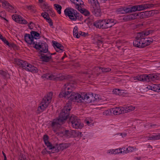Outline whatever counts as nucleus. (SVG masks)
I'll return each mask as SVG.
<instances>
[{
    "label": "nucleus",
    "instance_id": "obj_1",
    "mask_svg": "<svg viewBox=\"0 0 160 160\" xmlns=\"http://www.w3.org/2000/svg\"><path fill=\"white\" fill-rule=\"evenodd\" d=\"M74 85L72 83H67L65 84L62 87V91L59 94L60 98L64 97L68 99V102H75L81 103L85 101L88 103L92 102L93 98L92 94H85L81 96L77 93L72 92L74 88Z\"/></svg>",
    "mask_w": 160,
    "mask_h": 160
},
{
    "label": "nucleus",
    "instance_id": "obj_2",
    "mask_svg": "<svg viewBox=\"0 0 160 160\" xmlns=\"http://www.w3.org/2000/svg\"><path fill=\"white\" fill-rule=\"evenodd\" d=\"M152 32V31L147 30L139 32L138 34L136 39L133 42V45L136 47L143 48L149 45L153 41L151 38H145L144 37Z\"/></svg>",
    "mask_w": 160,
    "mask_h": 160
},
{
    "label": "nucleus",
    "instance_id": "obj_3",
    "mask_svg": "<svg viewBox=\"0 0 160 160\" xmlns=\"http://www.w3.org/2000/svg\"><path fill=\"white\" fill-rule=\"evenodd\" d=\"M71 109V105L67 104L60 112L58 118L54 119L52 122L51 127L54 132L57 131L60 125L67 119Z\"/></svg>",
    "mask_w": 160,
    "mask_h": 160
},
{
    "label": "nucleus",
    "instance_id": "obj_4",
    "mask_svg": "<svg viewBox=\"0 0 160 160\" xmlns=\"http://www.w3.org/2000/svg\"><path fill=\"white\" fill-rule=\"evenodd\" d=\"M116 21L112 19L99 20L93 23V25L99 28H108L113 26Z\"/></svg>",
    "mask_w": 160,
    "mask_h": 160
},
{
    "label": "nucleus",
    "instance_id": "obj_5",
    "mask_svg": "<svg viewBox=\"0 0 160 160\" xmlns=\"http://www.w3.org/2000/svg\"><path fill=\"white\" fill-rule=\"evenodd\" d=\"M52 96V93L50 92L44 97L38 108L39 112H43L48 107L51 102Z\"/></svg>",
    "mask_w": 160,
    "mask_h": 160
},
{
    "label": "nucleus",
    "instance_id": "obj_6",
    "mask_svg": "<svg viewBox=\"0 0 160 160\" xmlns=\"http://www.w3.org/2000/svg\"><path fill=\"white\" fill-rule=\"evenodd\" d=\"M69 123L72 127L76 129H81L83 127V124L81 122L80 120L75 116H72L70 118Z\"/></svg>",
    "mask_w": 160,
    "mask_h": 160
},
{
    "label": "nucleus",
    "instance_id": "obj_7",
    "mask_svg": "<svg viewBox=\"0 0 160 160\" xmlns=\"http://www.w3.org/2000/svg\"><path fill=\"white\" fill-rule=\"evenodd\" d=\"M70 146L68 143H61L59 144H57L53 146L50 151H47L49 153H54L57 152L61 151H62Z\"/></svg>",
    "mask_w": 160,
    "mask_h": 160
},
{
    "label": "nucleus",
    "instance_id": "obj_8",
    "mask_svg": "<svg viewBox=\"0 0 160 160\" xmlns=\"http://www.w3.org/2000/svg\"><path fill=\"white\" fill-rule=\"evenodd\" d=\"M64 12L66 16H68L71 20L75 21L77 20L78 16L77 11L73 9L67 8L64 10Z\"/></svg>",
    "mask_w": 160,
    "mask_h": 160
},
{
    "label": "nucleus",
    "instance_id": "obj_9",
    "mask_svg": "<svg viewBox=\"0 0 160 160\" xmlns=\"http://www.w3.org/2000/svg\"><path fill=\"white\" fill-rule=\"evenodd\" d=\"M33 47L43 53L47 52L48 51V47L47 44L45 42L37 41Z\"/></svg>",
    "mask_w": 160,
    "mask_h": 160
},
{
    "label": "nucleus",
    "instance_id": "obj_10",
    "mask_svg": "<svg viewBox=\"0 0 160 160\" xmlns=\"http://www.w3.org/2000/svg\"><path fill=\"white\" fill-rule=\"evenodd\" d=\"M91 9L92 13L96 16L98 17L101 16L102 12L99 3H97L96 5L91 6Z\"/></svg>",
    "mask_w": 160,
    "mask_h": 160
},
{
    "label": "nucleus",
    "instance_id": "obj_11",
    "mask_svg": "<svg viewBox=\"0 0 160 160\" xmlns=\"http://www.w3.org/2000/svg\"><path fill=\"white\" fill-rule=\"evenodd\" d=\"M24 39L27 43L32 45L33 46H34L36 43H37V41H39V40L34 41L31 34H26L24 35Z\"/></svg>",
    "mask_w": 160,
    "mask_h": 160
},
{
    "label": "nucleus",
    "instance_id": "obj_12",
    "mask_svg": "<svg viewBox=\"0 0 160 160\" xmlns=\"http://www.w3.org/2000/svg\"><path fill=\"white\" fill-rule=\"evenodd\" d=\"M12 18L15 22L22 24H27L28 22L20 16L17 14H13L12 16Z\"/></svg>",
    "mask_w": 160,
    "mask_h": 160
},
{
    "label": "nucleus",
    "instance_id": "obj_13",
    "mask_svg": "<svg viewBox=\"0 0 160 160\" xmlns=\"http://www.w3.org/2000/svg\"><path fill=\"white\" fill-rule=\"evenodd\" d=\"M40 58L43 62H48L52 60L51 53L48 52L41 54Z\"/></svg>",
    "mask_w": 160,
    "mask_h": 160
},
{
    "label": "nucleus",
    "instance_id": "obj_14",
    "mask_svg": "<svg viewBox=\"0 0 160 160\" xmlns=\"http://www.w3.org/2000/svg\"><path fill=\"white\" fill-rule=\"evenodd\" d=\"M147 74H143L139 75L138 74L136 76L132 77L131 79L132 81L134 80H138L139 81L146 82Z\"/></svg>",
    "mask_w": 160,
    "mask_h": 160
},
{
    "label": "nucleus",
    "instance_id": "obj_15",
    "mask_svg": "<svg viewBox=\"0 0 160 160\" xmlns=\"http://www.w3.org/2000/svg\"><path fill=\"white\" fill-rule=\"evenodd\" d=\"M25 68V70L32 73H37L38 71V69L37 68L28 62H27V64Z\"/></svg>",
    "mask_w": 160,
    "mask_h": 160
},
{
    "label": "nucleus",
    "instance_id": "obj_16",
    "mask_svg": "<svg viewBox=\"0 0 160 160\" xmlns=\"http://www.w3.org/2000/svg\"><path fill=\"white\" fill-rule=\"evenodd\" d=\"M53 46L57 52H62L64 50L63 47L60 44L55 41H53Z\"/></svg>",
    "mask_w": 160,
    "mask_h": 160
},
{
    "label": "nucleus",
    "instance_id": "obj_17",
    "mask_svg": "<svg viewBox=\"0 0 160 160\" xmlns=\"http://www.w3.org/2000/svg\"><path fill=\"white\" fill-rule=\"evenodd\" d=\"M14 62L15 64L24 69H25L26 65L27 64V62L18 58L15 59Z\"/></svg>",
    "mask_w": 160,
    "mask_h": 160
},
{
    "label": "nucleus",
    "instance_id": "obj_18",
    "mask_svg": "<svg viewBox=\"0 0 160 160\" xmlns=\"http://www.w3.org/2000/svg\"><path fill=\"white\" fill-rule=\"evenodd\" d=\"M154 5L152 4H145L137 5L138 11H142L147 8H153Z\"/></svg>",
    "mask_w": 160,
    "mask_h": 160
},
{
    "label": "nucleus",
    "instance_id": "obj_19",
    "mask_svg": "<svg viewBox=\"0 0 160 160\" xmlns=\"http://www.w3.org/2000/svg\"><path fill=\"white\" fill-rule=\"evenodd\" d=\"M159 74H149L148 75H147V82H150L151 81H155L156 80L159 79Z\"/></svg>",
    "mask_w": 160,
    "mask_h": 160
},
{
    "label": "nucleus",
    "instance_id": "obj_20",
    "mask_svg": "<svg viewBox=\"0 0 160 160\" xmlns=\"http://www.w3.org/2000/svg\"><path fill=\"white\" fill-rule=\"evenodd\" d=\"M111 113H112L115 115L123 114V108L120 107L112 108L111 110Z\"/></svg>",
    "mask_w": 160,
    "mask_h": 160
},
{
    "label": "nucleus",
    "instance_id": "obj_21",
    "mask_svg": "<svg viewBox=\"0 0 160 160\" xmlns=\"http://www.w3.org/2000/svg\"><path fill=\"white\" fill-rule=\"evenodd\" d=\"M152 12L151 11H146L145 12H141L139 14H136L138 15L137 16V18L139 17L141 18H144L150 17L152 15Z\"/></svg>",
    "mask_w": 160,
    "mask_h": 160
},
{
    "label": "nucleus",
    "instance_id": "obj_22",
    "mask_svg": "<svg viewBox=\"0 0 160 160\" xmlns=\"http://www.w3.org/2000/svg\"><path fill=\"white\" fill-rule=\"evenodd\" d=\"M138 15L136 14V13L131 14L128 15L124 16L123 18V20L125 22H127L129 21H131L137 18V16Z\"/></svg>",
    "mask_w": 160,
    "mask_h": 160
},
{
    "label": "nucleus",
    "instance_id": "obj_23",
    "mask_svg": "<svg viewBox=\"0 0 160 160\" xmlns=\"http://www.w3.org/2000/svg\"><path fill=\"white\" fill-rule=\"evenodd\" d=\"M148 139L149 140L155 141L160 139V133H154L153 135L148 136Z\"/></svg>",
    "mask_w": 160,
    "mask_h": 160
},
{
    "label": "nucleus",
    "instance_id": "obj_24",
    "mask_svg": "<svg viewBox=\"0 0 160 160\" xmlns=\"http://www.w3.org/2000/svg\"><path fill=\"white\" fill-rule=\"evenodd\" d=\"M43 139L45 143L47 146L49 150V151H50L53 145L48 142V136L47 135H44Z\"/></svg>",
    "mask_w": 160,
    "mask_h": 160
},
{
    "label": "nucleus",
    "instance_id": "obj_25",
    "mask_svg": "<svg viewBox=\"0 0 160 160\" xmlns=\"http://www.w3.org/2000/svg\"><path fill=\"white\" fill-rule=\"evenodd\" d=\"M103 72H110L111 71V69L109 68H102L99 67H95V68L93 70V72H95L96 70L99 71L100 70Z\"/></svg>",
    "mask_w": 160,
    "mask_h": 160
},
{
    "label": "nucleus",
    "instance_id": "obj_26",
    "mask_svg": "<svg viewBox=\"0 0 160 160\" xmlns=\"http://www.w3.org/2000/svg\"><path fill=\"white\" fill-rule=\"evenodd\" d=\"M122 107L123 108V113H127L132 111H133L135 109V107L131 106H127Z\"/></svg>",
    "mask_w": 160,
    "mask_h": 160
},
{
    "label": "nucleus",
    "instance_id": "obj_27",
    "mask_svg": "<svg viewBox=\"0 0 160 160\" xmlns=\"http://www.w3.org/2000/svg\"><path fill=\"white\" fill-rule=\"evenodd\" d=\"M71 2L76 5V7L79 10V6L83 4V2L82 0H70Z\"/></svg>",
    "mask_w": 160,
    "mask_h": 160
},
{
    "label": "nucleus",
    "instance_id": "obj_28",
    "mask_svg": "<svg viewBox=\"0 0 160 160\" xmlns=\"http://www.w3.org/2000/svg\"><path fill=\"white\" fill-rule=\"evenodd\" d=\"M72 131L73 130H66L63 131V134L65 137L68 138L73 137Z\"/></svg>",
    "mask_w": 160,
    "mask_h": 160
},
{
    "label": "nucleus",
    "instance_id": "obj_29",
    "mask_svg": "<svg viewBox=\"0 0 160 160\" xmlns=\"http://www.w3.org/2000/svg\"><path fill=\"white\" fill-rule=\"evenodd\" d=\"M30 34H31L34 41L37 40L39 39L40 37V34L37 32L32 31L30 32Z\"/></svg>",
    "mask_w": 160,
    "mask_h": 160
},
{
    "label": "nucleus",
    "instance_id": "obj_30",
    "mask_svg": "<svg viewBox=\"0 0 160 160\" xmlns=\"http://www.w3.org/2000/svg\"><path fill=\"white\" fill-rule=\"evenodd\" d=\"M116 12L118 14H124L128 13L127 7H122L118 8L116 10Z\"/></svg>",
    "mask_w": 160,
    "mask_h": 160
},
{
    "label": "nucleus",
    "instance_id": "obj_31",
    "mask_svg": "<svg viewBox=\"0 0 160 160\" xmlns=\"http://www.w3.org/2000/svg\"><path fill=\"white\" fill-rule=\"evenodd\" d=\"M73 35L74 37H76L77 38L80 37V34L79 31L78 32V27L77 26H75L73 29Z\"/></svg>",
    "mask_w": 160,
    "mask_h": 160
},
{
    "label": "nucleus",
    "instance_id": "obj_32",
    "mask_svg": "<svg viewBox=\"0 0 160 160\" xmlns=\"http://www.w3.org/2000/svg\"><path fill=\"white\" fill-rule=\"evenodd\" d=\"M46 11H47L46 14L48 15L49 16L50 15L52 17H53L55 15V12L53 10L52 8L51 7L46 10Z\"/></svg>",
    "mask_w": 160,
    "mask_h": 160
},
{
    "label": "nucleus",
    "instance_id": "obj_33",
    "mask_svg": "<svg viewBox=\"0 0 160 160\" xmlns=\"http://www.w3.org/2000/svg\"><path fill=\"white\" fill-rule=\"evenodd\" d=\"M0 2L2 3V7L6 9L9 5V3L5 0H0Z\"/></svg>",
    "mask_w": 160,
    "mask_h": 160
},
{
    "label": "nucleus",
    "instance_id": "obj_34",
    "mask_svg": "<svg viewBox=\"0 0 160 160\" xmlns=\"http://www.w3.org/2000/svg\"><path fill=\"white\" fill-rule=\"evenodd\" d=\"M73 137H81L82 132L78 131L73 130Z\"/></svg>",
    "mask_w": 160,
    "mask_h": 160
},
{
    "label": "nucleus",
    "instance_id": "obj_35",
    "mask_svg": "<svg viewBox=\"0 0 160 160\" xmlns=\"http://www.w3.org/2000/svg\"><path fill=\"white\" fill-rule=\"evenodd\" d=\"M54 6L55 9L57 10L58 12L60 14L61 13V10L62 7L61 6L57 4H55L54 5Z\"/></svg>",
    "mask_w": 160,
    "mask_h": 160
},
{
    "label": "nucleus",
    "instance_id": "obj_36",
    "mask_svg": "<svg viewBox=\"0 0 160 160\" xmlns=\"http://www.w3.org/2000/svg\"><path fill=\"white\" fill-rule=\"evenodd\" d=\"M0 75L5 78H7L9 77V74L6 71L0 70Z\"/></svg>",
    "mask_w": 160,
    "mask_h": 160
},
{
    "label": "nucleus",
    "instance_id": "obj_37",
    "mask_svg": "<svg viewBox=\"0 0 160 160\" xmlns=\"http://www.w3.org/2000/svg\"><path fill=\"white\" fill-rule=\"evenodd\" d=\"M127 9L128 13L131 12H135L138 11L137 8V5L134 6L130 8L127 7Z\"/></svg>",
    "mask_w": 160,
    "mask_h": 160
},
{
    "label": "nucleus",
    "instance_id": "obj_38",
    "mask_svg": "<svg viewBox=\"0 0 160 160\" xmlns=\"http://www.w3.org/2000/svg\"><path fill=\"white\" fill-rule=\"evenodd\" d=\"M8 12H15V10L14 8L12 6V5L9 4L7 8H6Z\"/></svg>",
    "mask_w": 160,
    "mask_h": 160
},
{
    "label": "nucleus",
    "instance_id": "obj_39",
    "mask_svg": "<svg viewBox=\"0 0 160 160\" xmlns=\"http://www.w3.org/2000/svg\"><path fill=\"white\" fill-rule=\"evenodd\" d=\"M81 12L85 16H88L90 15V12L87 10L84 9L81 10Z\"/></svg>",
    "mask_w": 160,
    "mask_h": 160
},
{
    "label": "nucleus",
    "instance_id": "obj_40",
    "mask_svg": "<svg viewBox=\"0 0 160 160\" xmlns=\"http://www.w3.org/2000/svg\"><path fill=\"white\" fill-rule=\"evenodd\" d=\"M2 40L5 44L8 46L9 47H11L13 46L12 44L10 43L5 38H3Z\"/></svg>",
    "mask_w": 160,
    "mask_h": 160
},
{
    "label": "nucleus",
    "instance_id": "obj_41",
    "mask_svg": "<svg viewBox=\"0 0 160 160\" xmlns=\"http://www.w3.org/2000/svg\"><path fill=\"white\" fill-rule=\"evenodd\" d=\"M42 4L41 5V7L43 9H45V10L50 7L46 2L42 3Z\"/></svg>",
    "mask_w": 160,
    "mask_h": 160
},
{
    "label": "nucleus",
    "instance_id": "obj_42",
    "mask_svg": "<svg viewBox=\"0 0 160 160\" xmlns=\"http://www.w3.org/2000/svg\"><path fill=\"white\" fill-rule=\"evenodd\" d=\"M88 1L92 6L95 5L97 3H98L97 0H88Z\"/></svg>",
    "mask_w": 160,
    "mask_h": 160
},
{
    "label": "nucleus",
    "instance_id": "obj_43",
    "mask_svg": "<svg viewBox=\"0 0 160 160\" xmlns=\"http://www.w3.org/2000/svg\"><path fill=\"white\" fill-rule=\"evenodd\" d=\"M48 22L50 26L52 28H53V23L52 21V20L49 17H48V18H47V20H46Z\"/></svg>",
    "mask_w": 160,
    "mask_h": 160
},
{
    "label": "nucleus",
    "instance_id": "obj_44",
    "mask_svg": "<svg viewBox=\"0 0 160 160\" xmlns=\"http://www.w3.org/2000/svg\"><path fill=\"white\" fill-rule=\"evenodd\" d=\"M153 86V91L158 92L159 91V88H160L159 86V84H154V85Z\"/></svg>",
    "mask_w": 160,
    "mask_h": 160
},
{
    "label": "nucleus",
    "instance_id": "obj_45",
    "mask_svg": "<svg viewBox=\"0 0 160 160\" xmlns=\"http://www.w3.org/2000/svg\"><path fill=\"white\" fill-rule=\"evenodd\" d=\"M18 160H27V159L23 154H21Z\"/></svg>",
    "mask_w": 160,
    "mask_h": 160
},
{
    "label": "nucleus",
    "instance_id": "obj_46",
    "mask_svg": "<svg viewBox=\"0 0 160 160\" xmlns=\"http://www.w3.org/2000/svg\"><path fill=\"white\" fill-rule=\"evenodd\" d=\"M41 15L46 20H47V18H48V17H49V16H48V15L46 14V12L42 13L41 14Z\"/></svg>",
    "mask_w": 160,
    "mask_h": 160
},
{
    "label": "nucleus",
    "instance_id": "obj_47",
    "mask_svg": "<svg viewBox=\"0 0 160 160\" xmlns=\"http://www.w3.org/2000/svg\"><path fill=\"white\" fill-rule=\"evenodd\" d=\"M120 90L119 89H116L113 90L112 92L114 94L119 95L120 93Z\"/></svg>",
    "mask_w": 160,
    "mask_h": 160
},
{
    "label": "nucleus",
    "instance_id": "obj_48",
    "mask_svg": "<svg viewBox=\"0 0 160 160\" xmlns=\"http://www.w3.org/2000/svg\"><path fill=\"white\" fill-rule=\"evenodd\" d=\"M111 113V110H105L103 112V114L105 115H108Z\"/></svg>",
    "mask_w": 160,
    "mask_h": 160
},
{
    "label": "nucleus",
    "instance_id": "obj_49",
    "mask_svg": "<svg viewBox=\"0 0 160 160\" xmlns=\"http://www.w3.org/2000/svg\"><path fill=\"white\" fill-rule=\"evenodd\" d=\"M50 74L48 73L44 74H43L42 76V78H45L48 79H49V77Z\"/></svg>",
    "mask_w": 160,
    "mask_h": 160
},
{
    "label": "nucleus",
    "instance_id": "obj_50",
    "mask_svg": "<svg viewBox=\"0 0 160 160\" xmlns=\"http://www.w3.org/2000/svg\"><path fill=\"white\" fill-rule=\"evenodd\" d=\"M28 9L31 10V11L33 12L35 11L36 10L34 7L32 5L28 6Z\"/></svg>",
    "mask_w": 160,
    "mask_h": 160
},
{
    "label": "nucleus",
    "instance_id": "obj_51",
    "mask_svg": "<svg viewBox=\"0 0 160 160\" xmlns=\"http://www.w3.org/2000/svg\"><path fill=\"white\" fill-rule=\"evenodd\" d=\"M49 76L50 77H49V79L50 80H54L56 78V76L52 74L50 75Z\"/></svg>",
    "mask_w": 160,
    "mask_h": 160
},
{
    "label": "nucleus",
    "instance_id": "obj_52",
    "mask_svg": "<svg viewBox=\"0 0 160 160\" xmlns=\"http://www.w3.org/2000/svg\"><path fill=\"white\" fill-rule=\"evenodd\" d=\"M135 148L134 147H128V149L129 150V152H133L134 149Z\"/></svg>",
    "mask_w": 160,
    "mask_h": 160
},
{
    "label": "nucleus",
    "instance_id": "obj_53",
    "mask_svg": "<svg viewBox=\"0 0 160 160\" xmlns=\"http://www.w3.org/2000/svg\"><path fill=\"white\" fill-rule=\"evenodd\" d=\"M115 154L121 153L120 152H121V151L120 148L115 149Z\"/></svg>",
    "mask_w": 160,
    "mask_h": 160
},
{
    "label": "nucleus",
    "instance_id": "obj_54",
    "mask_svg": "<svg viewBox=\"0 0 160 160\" xmlns=\"http://www.w3.org/2000/svg\"><path fill=\"white\" fill-rule=\"evenodd\" d=\"M79 32L80 33H79L80 34V36H86L87 34V33L84 32H82L81 31H79Z\"/></svg>",
    "mask_w": 160,
    "mask_h": 160
},
{
    "label": "nucleus",
    "instance_id": "obj_55",
    "mask_svg": "<svg viewBox=\"0 0 160 160\" xmlns=\"http://www.w3.org/2000/svg\"><path fill=\"white\" fill-rule=\"evenodd\" d=\"M120 149L121 150V153H122L123 154L125 153L126 152V151L125 150V147H123L122 148H120Z\"/></svg>",
    "mask_w": 160,
    "mask_h": 160
},
{
    "label": "nucleus",
    "instance_id": "obj_56",
    "mask_svg": "<svg viewBox=\"0 0 160 160\" xmlns=\"http://www.w3.org/2000/svg\"><path fill=\"white\" fill-rule=\"evenodd\" d=\"M33 24V23L32 22H30L29 23H28V26L31 29H32L33 28V26H32V24Z\"/></svg>",
    "mask_w": 160,
    "mask_h": 160
},
{
    "label": "nucleus",
    "instance_id": "obj_57",
    "mask_svg": "<svg viewBox=\"0 0 160 160\" xmlns=\"http://www.w3.org/2000/svg\"><path fill=\"white\" fill-rule=\"evenodd\" d=\"M84 74H93V72H92L89 71H87L84 72H83Z\"/></svg>",
    "mask_w": 160,
    "mask_h": 160
},
{
    "label": "nucleus",
    "instance_id": "obj_58",
    "mask_svg": "<svg viewBox=\"0 0 160 160\" xmlns=\"http://www.w3.org/2000/svg\"><path fill=\"white\" fill-rule=\"evenodd\" d=\"M153 85H154V84H152L149 85L147 87V88L153 91Z\"/></svg>",
    "mask_w": 160,
    "mask_h": 160
},
{
    "label": "nucleus",
    "instance_id": "obj_59",
    "mask_svg": "<svg viewBox=\"0 0 160 160\" xmlns=\"http://www.w3.org/2000/svg\"><path fill=\"white\" fill-rule=\"evenodd\" d=\"M120 136H121L122 138H124L127 135V134L125 133H120Z\"/></svg>",
    "mask_w": 160,
    "mask_h": 160
},
{
    "label": "nucleus",
    "instance_id": "obj_60",
    "mask_svg": "<svg viewBox=\"0 0 160 160\" xmlns=\"http://www.w3.org/2000/svg\"><path fill=\"white\" fill-rule=\"evenodd\" d=\"M2 153L4 156V160H7V157L5 153L2 152Z\"/></svg>",
    "mask_w": 160,
    "mask_h": 160
},
{
    "label": "nucleus",
    "instance_id": "obj_61",
    "mask_svg": "<svg viewBox=\"0 0 160 160\" xmlns=\"http://www.w3.org/2000/svg\"><path fill=\"white\" fill-rule=\"evenodd\" d=\"M140 157H136L134 158L133 160H140Z\"/></svg>",
    "mask_w": 160,
    "mask_h": 160
},
{
    "label": "nucleus",
    "instance_id": "obj_62",
    "mask_svg": "<svg viewBox=\"0 0 160 160\" xmlns=\"http://www.w3.org/2000/svg\"><path fill=\"white\" fill-rule=\"evenodd\" d=\"M125 151H126V152H125V153H129V150L128 149V147L127 148H126L125 147Z\"/></svg>",
    "mask_w": 160,
    "mask_h": 160
},
{
    "label": "nucleus",
    "instance_id": "obj_63",
    "mask_svg": "<svg viewBox=\"0 0 160 160\" xmlns=\"http://www.w3.org/2000/svg\"><path fill=\"white\" fill-rule=\"evenodd\" d=\"M107 153L112 154V149H110L107 151Z\"/></svg>",
    "mask_w": 160,
    "mask_h": 160
},
{
    "label": "nucleus",
    "instance_id": "obj_64",
    "mask_svg": "<svg viewBox=\"0 0 160 160\" xmlns=\"http://www.w3.org/2000/svg\"><path fill=\"white\" fill-rule=\"evenodd\" d=\"M47 151V150L46 149H45L44 150H43L42 151V153L43 154H46V151Z\"/></svg>",
    "mask_w": 160,
    "mask_h": 160
}]
</instances>
